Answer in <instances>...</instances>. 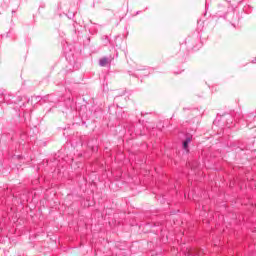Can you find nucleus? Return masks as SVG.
Returning <instances> with one entry per match:
<instances>
[{"mask_svg": "<svg viewBox=\"0 0 256 256\" xmlns=\"http://www.w3.org/2000/svg\"><path fill=\"white\" fill-rule=\"evenodd\" d=\"M113 61V58L111 57H102L99 60L100 67H111V63Z\"/></svg>", "mask_w": 256, "mask_h": 256, "instance_id": "obj_1", "label": "nucleus"}, {"mask_svg": "<svg viewBox=\"0 0 256 256\" xmlns=\"http://www.w3.org/2000/svg\"><path fill=\"white\" fill-rule=\"evenodd\" d=\"M189 143H191V137L186 138V140L183 142V149H185V151H188Z\"/></svg>", "mask_w": 256, "mask_h": 256, "instance_id": "obj_2", "label": "nucleus"}]
</instances>
